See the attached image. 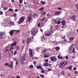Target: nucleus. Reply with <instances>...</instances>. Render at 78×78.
Instances as JSON below:
<instances>
[{"label": "nucleus", "mask_w": 78, "mask_h": 78, "mask_svg": "<svg viewBox=\"0 0 78 78\" xmlns=\"http://www.w3.org/2000/svg\"><path fill=\"white\" fill-rule=\"evenodd\" d=\"M60 23H61V21H58L57 23V24H60Z\"/></svg>", "instance_id": "c85d7f7f"}, {"label": "nucleus", "mask_w": 78, "mask_h": 78, "mask_svg": "<svg viewBox=\"0 0 78 78\" xmlns=\"http://www.w3.org/2000/svg\"><path fill=\"white\" fill-rule=\"evenodd\" d=\"M58 58L59 59H64V58L60 55H58Z\"/></svg>", "instance_id": "1a4fd4ad"}, {"label": "nucleus", "mask_w": 78, "mask_h": 78, "mask_svg": "<svg viewBox=\"0 0 78 78\" xmlns=\"http://www.w3.org/2000/svg\"><path fill=\"white\" fill-rule=\"evenodd\" d=\"M65 65H64L63 63H62V62H61L59 65V67L60 68H62V67H64Z\"/></svg>", "instance_id": "0eeeda50"}, {"label": "nucleus", "mask_w": 78, "mask_h": 78, "mask_svg": "<svg viewBox=\"0 0 78 78\" xmlns=\"http://www.w3.org/2000/svg\"><path fill=\"white\" fill-rule=\"evenodd\" d=\"M74 73H75V74H78V72L76 71H75L74 72Z\"/></svg>", "instance_id": "864d4df0"}, {"label": "nucleus", "mask_w": 78, "mask_h": 78, "mask_svg": "<svg viewBox=\"0 0 78 78\" xmlns=\"http://www.w3.org/2000/svg\"><path fill=\"white\" fill-rule=\"evenodd\" d=\"M59 48H60L59 47H57L55 48V49L56 50H59Z\"/></svg>", "instance_id": "2f4dec72"}, {"label": "nucleus", "mask_w": 78, "mask_h": 78, "mask_svg": "<svg viewBox=\"0 0 78 78\" xmlns=\"http://www.w3.org/2000/svg\"><path fill=\"white\" fill-rule=\"evenodd\" d=\"M1 53H0V60H1V58H2Z\"/></svg>", "instance_id": "bf43d9fd"}, {"label": "nucleus", "mask_w": 78, "mask_h": 78, "mask_svg": "<svg viewBox=\"0 0 78 78\" xmlns=\"http://www.w3.org/2000/svg\"><path fill=\"white\" fill-rule=\"evenodd\" d=\"M10 23H11V25H14V22H12V21H11L10 22Z\"/></svg>", "instance_id": "e433bc0d"}, {"label": "nucleus", "mask_w": 78, "mask_h": 78, "mask_svg": "<svg viewBox=\"0 0 78 78\" xmlns=\"http://www.w3.org/2000/svg\"><path fill=\"white\" fill-rule=\"evenodd\" d=\"M14 55H16V54H17V51H14Z\"/></svg>", "instance_id": "6e6d98bb"}, {"label": "nucleus", "mask_w": 78, "mask_h": 78, "mask_svg": "<svg viewBox=\"0 0 78 78\" xmlns=\"http://www.w3.org/2000/svg\"><path fill=\"white\" fill-rule=\"evenodd\" d=\"M77 69V68L76 67H74L73 68V70H76Z\"/></svg>", "instance_id": "37998d69"}, {"label": "nucleus", "mask_w": 78, "mask_h": 78, "mask_svg": "<svg viewBox=\"0 0 78 78\" xmlns=\"http://www.w3.org/2000/svg\"><path fill=\"white\" fill-rule=\"evenodd\" d=\"M33 17L34 18H37V17H38V14L37 13H35L33 15Z\"/></svg>", "instance_id": "6e6552de"}, {"label": "nucleus", "mask_w": 78, "mask_h": 78, "mask_svg": "<svg viewBox=\"0 0 78 78\" xmlns=\"http://www.w3.org/2000/svg\"><path fill=\"white\" fill-rule=\"evenodd\" d=\"M19 49V46L17 45L16 47V50H18Z\"/></svg>", "instance_id": "a878e982"}, {"label": "nucleus", "mask_w": 78, "mask_h": 78, "mask_svg": "<svg viewBox=\"0 0 78 78\" xmlns=\"http://www.w3.org/2000/svg\"><path fill=\"white\" fill-rule=\"evenodd\" d=\"M20 62L22 65L24 64L23 60V57H21L20 58Z\"/></svg>", "instance_id": "423d86ee"}, {"label": "nucleus", "mask_w": 78, "mask_h": 78, "mask_svg": "<svg viewBox=\"0 0 78 78\" xmlns=\"http://www.w3.org/2000/svg\"><path fill=\"white\" fill-rule=\"evenodd\" d=\"M3 33L2 32H0V39H3Z\"/></svg>", "instance_id": "9b49d317"}, {"label": "nucleus", "mask_w": 78, "mask_h": 78, "mask_svg": "<svg viewBox=\"0 0 78 78\" xmlns=\"http://www.w3.org/2000/svg\"><path fill=\"white\" fill-rule=\"evenodd\" d=\"M60 14H61V12H55V16H58V15H59Z\"/></svg>", "instance_id": "dca6fc26"}, {"label": "nucleus", "mask_w": 78, "mask_h": 78, "mask_svg": "<svg viewBox=\"0 0 78 78\" xmlns=\"http://www.w3.org/2000/svg\"><path fill=\"white\" fill-rule=\"evenodd\" d=\"M24 20H25V18L24 17H22L20 18L19 21V22L18 23V24H20V23H22L23 21H24Z\"/></svg>", "instance_id": "f257e3e1"}, {"label": "nucleus", "mask_w": 78, "mask_h": 78, "mask_svg": "<svg viewBox=\"0 0 78 78\" xmlns=\"http://www.w3.org/2000/svg\"><path fill=\"white\" fill-rule=\"evenodd\" d=\"M3 9H4V10H7V9H8V8L6 7L4 8Z\"/></svg>", "instance_id": "a18cd8bd"}, {"label": "nucleus", "mask_w": 78, "mask_h": 78, "mask_svg": "<svg viewBox=\"0 0 78 78\" xmlns=\"http://www.w3.org/2000/svg\"><path fill=\"white\" fill-rule=\"evenodd\" d=\"M41 14L42 15H45V11H43L41 12Z\"/></svg>", "instance_id": "393cba45"}, {"label": "nucleus", "mask_w": 78, "mask_h": 78, "mask_svg": "<svg viewBox=\"0 0 78 78\" xmlns=\"http://www.w3.org/2000/svg\"><path fill=\"white\" fill-rule=\"evenodd\" d=\"M14 30H12L9 32V34L10 36H12V35L14 34Z\"/></svg>", "instance_id": "f8f14e48"}, {"label": "nucleus", "mask_w": 78, "mask_h": 78, "mask_svg": "<svg viewBox=\"0 0 78 78\" xmlns=\"http://www.w3.org/2000/svg\"><path fill=\"white\" fill-rule=\"evenodd\" d=\"M50 59L52 61H54L55 60L56 61V60H57V58H56L55 56L51 57L50 58Z\"/></svg>", "instance_id": "20e7f679"}, {"label": "nucleus", "mask_w": 78, "mask_h": 78, "mask_svg": "<svg viewBox=\"0 0 78 78\" xmlns=\"http://www.w3.org/2000/svg\"><path fill=\"white\" fill-rule=\"evenodd\" d=\"M72 46L71 45L69 47L68 50H69V51H70L71 50H72Z\"/></svg>", "instance_id": "5701e85b"}, {"label": "nucleus", "mask_w": 78, "mask_h": 78, "mask_svg": "<svg viewBox=\"0 0 78 78\" xmlns=\"http://www.w3.org/2000/svg\"><path fill=\"white\" fill-rule=\"evenodd\" d=\"M17 64H18V62L16 61V65H17Z\"/></svg>", "instance_id": "0e129e2a"}, {"label": "nucleus", "mask_w": 78, "mask_h": 78, "mask_svg": "<svg viewBox=\"0 0 78 78\" xmlns=\"http://www.w3.org/2000/svg\"><path fill=\"white\" fill-rule=\"evenodd\" d=\"M4 65L5 66H8L9 67V63H5L4 64Z\"/></svg>", "instance_id": "bb28decb"}, {"label": "nucleus", "mask_w": 78, "mask_h": 78, "mask_svg": "<svg viewBox=\"0 0 78 78\" xmlns=\"http://www.w3.org/2000/svg\"><path fill=\"white\" fill-rule=\"evenodd\" d=\"M9 11H13V10L12 9L10 8L9 9Z\"/></svg>", "instance_id": "79ce46f5"}, {"label": "nucleus", "mask_w": 78, "mask_h": 78, "mask_svg": "<svg viewBox=\"0 0 78 78\" xmlns=\"http://www.w3.org/2000/svg\"><path fill=\"white\" fill-rule=\"evenodd\" d=\"M62 63L63 64L64 66H66V64H67V62L66 61H65L64 62H62Z\"/></svg>", "instance_id": "4be33fe9"}, {"label": "nucleus", "mask_w": 78, "mask_h": 78, "mask_svg": "<svg viewBox=\"0 0 78 78\" xmlns=\"http://www.w3.org/2000/svg\"><path fill=\"white\" fill-rule=\"evenodd\" d=\"M15 12H17V11H18V9H15Z\"/></svg>", "instance_id": "680f3d73"}, {"label": "nucleus", "mask_w": 78, "mask_h": 78, "mask_svg": "<svg viewBox=\"0 0 78 78\" xmlns=\"http://www.w3.org/2000/svg\"><path fill=\"white\" fill-rule=\"evenodd\" d=\"M62 24L63 26H64L66 25V21L65 20H63L62 22Z\"/></svg>", "instance_id": "4468645a"}, {"label": "nucleus", "mask_w": 78, "mask_h": 78, "mask_svg": "<svg viewBox=\"0 0 78 78\" xmlns=\"http://www.w3.org/2000/svg\"><path fill=\"white\" fill-rule=\"evenodd\" d=\"M33 64L34 65H35V64H36V62H34Z\"/></svg>", "instance_id": "13d9d810"}, {"label": "nucleus", "mask_w": 78, "mask_h": 78, "mask_svg": "<svg viewBox=\"0 0 78 78\" xmlns=\"http://www.w3.org/2000/svg\"><path fill=\"white\" fill-rule=\"evenodd\" d=\"M28 22H30V21L31 20V16H29L28 17Z\"/></svg>", "instance_id": "412c9836"}, {"label": "nucleus", "mask_w": 78, "mask_h": 78, "mask_svg": "<svg viewBox=\"0 0 78 78\" xmlns=\"http://www.w3.org/2000/svg\"><path fill=\"white\" fill-rule=\"evenodd\" d=\"M3 14V12L2 11H0V15H2Z\"/></svg>", "instance_id": "3c124183"}, {"label": "nucleus", "mask_w": 78, "mask_h": 78, "mask_svg": "<svg viewBox=\"0 0 78 78\" xmlns=\"http://www.w3.org/2000/svg\"><path fill=\"white\" fill-rule=\"evenodd\" d=\"M16 78H20V76H16Z\"/></svg>", "instance_id": "338daca9"}, {"label": "nucleus", "mask_w": 78, "mask_h": 78, "mask_svg": "<svg viewBox=\"0 0 78 78\" xmlns=\"http://www.w3.org/2000/svg\"><path fill=\"white\" fill-rule=\"evenodd\" d=\"M12 65H13V62H11L10 64V65L9 64V67H10V68H12V67H13V66H12Z\"/></svg>", "instance_id": "9d476101"}, {"label": "nucleus", "mask_w": 78, "mask_h": 78, "mask_svg": "<svg viewBox=\"0 0 78 78\" xmlns=\"http://www.w3.org/2000/svg\"><path fill=\"white\" fill-rule=\"evenodd\" d=\"M61 73L62 74V75H64V74H65V72L64 71H62L61 72Z\"/></svg>", "instance_id": "c03bdc74"}, {"label": "nucleus", "mask_w": 78, "mask_h": 78, "mask_svg": "<svg viewBox=\"0 0 78 78\" xmlns=\"http://www.w3.org/2000/svg\"><path fill=\"white\" fill-rule=\"evenodd\" d=\"M8 48V46H6L4 49V50H7Z\"/></svg>", "instance_id": "473e14b6"}, {"label": "nucleus", "mask_w": 78, "mask_h": 78, "mask_svg": "<svg viewBox=\"0 0 78 78\" xmlns=\"http://www.w3.org/2000/svg\"><path fill=\"white\" fill-rule=\"evenodd\" d=\"M65 59H69V57H68V56H66L65 57Z\"/></svg>", "instance_id": "09e8293b"}, {"label": "nucleus", "mask_w": 78, "mask_h": 78, "mask_svg": "<svg viewBox=\"0 0 78 78\" xmlns=\"http://www.w3.org/2000/svg\"><path fill=\"white\" fill-rule=\"evenodd\" d=\"M71 20L73 21H76V16H73L70 17Z\"/></svg>", "instance_id": "39448f33"}, {"label": "nucleus", "mask_w": 78, "mask_h": 78, "mask_svg": "<svg viewBox=\"0 0 78 78\" xmlns=\"http://www.w3.org/2000/svg\"><path fill=\"white\" fill-rule=\"evenodd\" d=\"M53 33V31L51 30V31H50L49 32V33H46L45 34V36H49L52 33Z\"/></svg>", "instance_id": "f03ea898"}, {"label": "nucleus", "mask_w": 78, "mask_h": 78, "mask_svg": "<svg viewBox=\"0 0 78 78\" xmlns=\"http://www.w3.org/2000/svg\"><path fill=\"white\" fill-rule=\"evenodd\" d=\"M31 41V37H29L27 41V44H29L30 43V41Z\"/></svg>", "instance_id": "ddd939ff"}, {"label": "nucleus", "mask_w": 78, "mask_h": 78, "mask_svg": "<svg viewBox=\"0 0 78 78\" xmlns=\"http://www.w3.org/2000/svg\"><path fill=\"white\" fill-rule=\"evenodd\" d=\"M19 1L20 2V3H22V2H23V0H19Z\"/></svg>", "instance_id": "4c0bfd02"}, {"label": "nucleus", "mask_w": 78, "mask_h": 78, "mask_svg": "<svg viewBox=\"0 0 78 78\" xmlns=\"http://www.w3.org/2000/svg\"><path fill=\"white\" fill-rule=\"evenodd\" d=\"M58 10H61L62 9L60 7H58Z\"/></svg>", "instance_id": "4d7b16f0"}, {"label": "nucleus", "mask_w": 78, "mask_h": 78, "mask_svg": "<svg viewBox=\"0 0 78 78\" xmlns=\"http://www.w3.org/2000/svg\"><path fill=\"white\" fill-rule=\"evenodd\" d=\"M34 28H33L32 29L31 31V34L32 35L34 33Z\"/></svg>", "instance_id": "6ab92c4d"}, {"label": "nucleus", "mask_w": 78, "mask_h": 78, "mask_svg": "<svg viewBox=\"0 0 78 78\" xmlns=\"http://www.w3.org/2000/svg\"><path fill=\"white\" fill-rule=\"evenodd\" d=\"M48 70H49V71H51V69L50 68L48 69Z\"/></svg>", "instance_id": "774afa93"}, {"label": "nucleus", "mask_w": 78, "mask_h": 78, "mask_svg": "<svg viewBox=\"0 0 78 78\" xmlns=\"http://www.w3.org/2000/svg\"><path fill=\"white\" fill-rule=\"evenodd\" d=\"M45 62H48V59H46V60H45Z\"/></svg>", "instance_id": "49530a36"}, {"label": "nucleus", "mask_w": 78, "mask_h": 78, "mask_svg": "<svg viewBox=\"0 0 78 78\" xmlns=\"http://www.w3.org/2000/svg\"><path fill=\"white\" fill-rule=\"evenodd\" d=\"M39 10L40 11H42V10H44V8L43 7L39 9Z\"/></svg>", "instance_id": "ea45409f"}, {"label": "nucleus", "mask_w": 78, "mask_h": 78, "mask_svg": "<svg viewBox=\"0 0 78 78\" xmlns=\"http://www.w3.org/2000/svg\"><path fill=\"white\" fill-rule=\"evenodd\" d=\"M44 58H48V55H47L45 54H44Z\"/></svg>", "instance_id": "7c9ffc66"}, {"label": "nucleus", "mask_w": 78, "mask_h": 78, "mask_svg": "<svg viewBox=\"0 0 78 78\" xmlns=\"http://www.w3.org/2000/svg\"><path fill=\"white\" fill-rule=\"evenodd\" d=\"M37 27H41V23H39L38 24Z\"/></svg>", "instance_id": "a19ab883"}, {"label": "nucleus", "mask_w": 78, "mask_h": 78, "mask_svg": "<svg viewBox=\"0 0 78 78\" xmlns=\"http://www.w3.org/2000/svg\"><path fill=\"white\" fill-rule=\"evenodd\" d=\"M41 3H42L43 5H44L45 3V2H43L42 1H41L40 2Z\"/></svg>", "instance_id": "b1692460"}, {"label": "nucleus", "mask_w": 78, "mask_h": 78, "mask_svg": "<svg viewBox=\"0 0 78 78\" xmlns=\"http://www.w3.org/2000/svg\"><path fill=\"white\" fill-rule=\"evenodd\" d=\"M29 67H30V68L31 69H33V65H30L29 66Z\"/></svg>", "instance_id": "c9c22d12"}, {"label": "nucleus", "mask_w": 78, "mask_h": 78, "mask_svg": "<svg viewBox=\"0 0 78 78\" xmlns=\"http://www.w3.org/2000/svg\"><path fill=\"white\" fill-rule=\"evenodd\" d=\"M46 49H44V50H42V51L43 52V53H44L46 51Z\"/></svg>", "instance_id": "72a5a7b5"}, {"label": "nucleus", "mask_w": 78, "mask_h": 78, "mask_svg": "<svg viewBox=\"0 0 78 78\" xmlns=\"http://www.w3.org/2000/svg\"><path fill=\"white\" fill-rule=\"evenodd\" d=\"M13 15L14 17H16V16H17L16 13H14Z\"/></svg>", "instance_id": "8fccbe9b"}, {"label": "nucleus", "mask_w": 78, "mask_h": 78, "mask_svg": "<svg viewBox=\"0 0 78 78\" xmlns=\"http://www.w3.org/2000/svg\"><path fill=\"white\" fill-rule=\"evenodd\" d=\"M9 53L10 55H12L13 54V48H11L9 51Z\"/></svg>", "instance_id": "7ed1b4c3"}, {"label": "nucleus", "mask_w": 78, "mask_h": 78, "mask_svg": "<svg viewBox=\"0 0 78 78\" xmlns=\"http://www.w3.org/2000/svg\"><path fill=\"white\" fill-rule=\"evenodd\" d=\"M22 43H23V44H24V43H25V40L23 39L22 41Z\"/></svg>", "instance_id": "5fc2aeb1"}, {"label": "nucleus", "mask_w": 78, "mask_h": 78, "mask_svg": "<svg viewBox=\"0 0 78 78\" xmlns=\"http://www.w3.org/2000/svg\"><path fill=\"white\" fill-rule=\"evenodd\" d=\"M69 40L70 41H73V40L74 39H75V37H69Z\"/></svg>", "instance_id": "aec40b11"}, {"label": "nucleus", "mask_w": 78, "mask_h": 78, "mask_svg": "<svg viewBox=\"0 0 78 78\" xmlns=\"http://www.w3.org/2000/svg\"><path fill=\"white\" fill-rule=\"evenodd\" d=\"M29 55L30 57L31 58V57H32L33 56V55L32 53H30Z\"/></svg>", "instance_id": "c756f323"}, {"label": "nucleus", "mask_w": 78, "mask_h": 78, "mask_svg": "<svg viewBox=\"0 0 78 78\" xmlns=\"http://www.w3.org/2000/svg\"><path fill=\"white\" fill-rule=\"evenodd\" d=\"M75 48H73V51L72 52V53H74V55H75Z\"/></svg>", "instance_id": "cd10ccee"}, {"label": "nucleus", "mask_w": 78, "mask_h": 78, "mask_svg": "<svg viewBox=\"0 0 78 78\" xmlns=\"http://www.w3.org/2000/svg\"><path fill=\"white\" fill-rule=\"evenodd\" d=\"M76 7L77 8V9L78 10V4H76Z\"/></svg>", "instance_id": "69168bd1"}, {"label": "nucleus", "mask_w": 78, "mask_h": 78, "mask_svg": "<svg viewBox=\"0 0 78 78\" xmlns=\"http://www.w3.org/2000/svg\"><path fill=\"white\" fill-rule=\"evenodd\" d=\"M40 76L41 78H44V75H40Z\"/></svg>", "instance_id": "58836bf2"}, {"label": "nucleus", "mask_w": 78, "mask_h": 78, "mask_svg": "<svg viewBox=\"0 0 78 78\" xmlns=\"http://www.w3.org/2000/svg\"><path fill=\"white\" fill-rule=\"evenodd\" d=\"M16 44H17V42H15V43H13L11 44V45L12 47L13 45H15V46H16Z\"/></svg>", "instance_id": "a211bd4d"}, {"label": "nucleus", "mask_w": 78, "mask_h": 78, "mask_svg": "<svg viewBox=\"0 0 78 78\" xmlns=\"http://www.w3.org/2000/svg\"><path fill=\"white\" fill-rule=\"evenodd\" d=\"M37 68L38 69H41V70H43V68L41 67V66H37Z\"/></svg>", "instance_id": "f3484780"}, {"label": "nucleus", "mask_w": 78, "mask_h": 78, "mask_svg": "<svg viewBox=\"0 0 78 78\" xmlns=\"http://www.w3.org/2000/svg\"><path fill=\"white\" fill-rule=\"evenodd\" d=\"M16 33H19V31H20V30H16Z\"/></svg>", "instance_id": "052dcab7"}, {"label": "nucleus", "mask_w": 78, "mask_h": 78, "mask_svg": "<svg viewBox=\"0 0 78 78\" xmlns=\"http://www.w3.org/2000/svg\"><path fill=\"white\" fill-rule=\"evenodd\" d=\"M29 52L30 53H32V50L31 49H30Z\"/></svg>", "instance_id": "f704fd0d"}, {"label": "nucleus", "mask_w": 78, "mask_h": 78, "mask_svg": "<svg viewBox=\"0 0 78 78\" xmlns=\"http://www.w3.org/2000/svg\"><path fill=\"white\" fill-rule=\"evenodd\" d=\"M23 60H24V61H26V59H25V58L23 57Z\"/></svg>", "instance_id": "e2e57ef3"}, {"label": "nucleus", "mask_w": 78, "mask_h": 78, "mask_svg": "<svg viewBox=\"0 0 78 78\" xmlns=\"http://www.w3.org/2000/svg\"><path fill=\"white\" fill-rule=\"evenodd\" d=\"M45 18H44L42 19H41V21H45Z\"/></svg>", "instance_id": "de8ad7c7"}, {"label": "nucleus", "mask_w": 78, "mask_h": 78, "mask_svg": "<svg viewBox=\"0 0 78 78\" xmlns=\"http://www.w3.org/2000/svg\"><path fill=\"white\" fill-rule=\"evenodd\" d=\"M43 66L45 67H48L49 66V64L45 62L44 63Z\"/></svg>", "instance_id": "2eb2a0df"}, {"label": "nucleus", "mask_w": 78, "mask_h": 78, "mask_svg": "<svg viewBox=\"0 0 78 78\" xmlns=\"http://www.w3.org/2000/svg\"><path fill=\"white\" fill-rule=\"evenodd\" d=\"M42 70H43L41 71V73H43L44 72V69H42Z\"/></svg>", "instance_id": "603ef678"}]
</instances>
